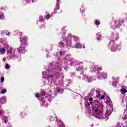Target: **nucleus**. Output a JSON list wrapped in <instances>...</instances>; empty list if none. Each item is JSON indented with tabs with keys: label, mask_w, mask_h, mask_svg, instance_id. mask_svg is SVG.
Returning <instances> with one entry per match:
<instances>
[{
	"label": "nucleus",
	"mask_w": 127,
	"mask_h": 127,
	"mask_svg": "<svg viewBox=\"0 0 127 127\" xmlns=\"http://www.w3.org/2000/svg\"><path fill=\"white\" fill-rule=\"evenodd\" d=\"M1 15H0V19H1Z\"/></svg>",
	"instance_id": "nucleus-32"
},
{
	"label": "nucleus",
	"mask_w": 127,
	"mask_h": 127,
	"mask_svg": "<svg viewBox=\"0 0 127 127\" xmlns=\"http://www.w3.org/2000/svg\"><path fill=\"white\" fill-rule=\"evenodd\" d=\"M6 35H9V32H6Z\"/></svg>",
	"instance_id": "nucleus-28"
},
{
	"label": "nucleus",
	"mask_w": 127,
	"mask_h": 127,
	"mask_svg": "<svg viewBox=\"0 0 127 127\" xmlns=\"http://www.w3.org/2000/svg\"><path fill=\"white\" fill-rule=\"evenodd\" d=\"M7 53L11 54L12 53V48H10L9 50H8L7 51Z\"/></svg>",
	"instance_id": "nucleus-12"
},
{
	"label": "nucleus",
	"mask_w": 127,
	"mask_h": 127,
	"mask_svg": "<svg viewBox=\"0 0 127 127\" xmlns=\"http://www.w3.org/2000/svg\"><path fill=\"white\" fill-rule=\"evenodd\" d=\"M1 83L4 82V77L3 76L1 77Z\"/></svg>",
	"instance_id": "nucleus-19"
},
{
	"label": "nucleus",
	"mask_w": 127,
	"mask_h": 127,
	"mask_svg": "<svg viewBox=\"0 0 127 127\" xmlns=\"http://www.w3.org/2000/svg\"><path fill=\"white\" fill-rule=\"evenodd\" d=\"M50 17H51L50 14H48L45 16V18H46V19H49Z\"/></svg>",
	"instance_id": "nucleus-14"
},
{
	"label": "nucleus",
	"mask_w": 127,
	"mask_h": 127,
	"mask_svg": "<svg viewBox=\"0 0 127 127\" xmlns=\"http://www.w3.org/2000/svg\"><path fill=\"white\" fill-rule=\"evenodd\" d=\"M55 13H58V14H60L62 12V10L60 9L59 7V5H56L54 8Z\"/></svg>",
	"instance_id": "nucleus-5"
},
{
	"label": "nucleus",
	"mask_w": 127,
	"mask_h": 127,
	"mask_svg": "<svg viewBox=\"0 0 127 127\" xmlns=\"http://www.w3.org/2000/svg\"><path fill=\"white\" fill-rule=\"evenodd\" d=\"M92 104H93V102L90 101L89 103H88V105L90 106V105H92Z\"/></svg>",
	"instance_id": "nucleus-25"
},
{
	"label": "nucleus",
	"mask_w": 127,
	"mask_h": 127,
	"mask_svg": "<svg viewBox=\"0 0 127 127\" xmlns=\"http://www.w3.org/2000/svg\"><path fill=\"white\" fill-rule=\"evenodd\" d=\"M97 71H102V67L99 66V67L97 68Z\"/></svg>",
	"instance_id": "nucleus-20"
},
{
	"label": "nucleus",
	"mask_w": 127,
	"mask_h": 127,
	"mask_svg": "<svg viewBox=\"0 0 127 127\" xmlns=\"http://www.w3.org/2000/svg\"><path fill=\"white\" fill-rule=\"evenodd\" d=\"M109 111H107L105 113V117L106 118H108V117H109Z\"/></svg>",
	"instance_id": "nucleus-18"
},
{
	"label": "nucleus",
	"mask_w": 127,
	"mask_h": 127,
	"mask_svg": "<svg viewBox=\"0 0 127 127\" xmlns=\"http://www.w3.org/2000/svg\"><path fill=\"white\" fill-rule=\"evenodd\" d=\"M124 22L125 21H124V20H119L115 22L114 25L117 28H120L121 26H122V24L124 23Z\"/></svg>",
	"instance_id": "nucleus-4"
},
{
	"label": "nucleus",
	"mask_w": 127,
	"mask_h": 127,
	"mask_svg": "<svg viewBox=\"0 0 127 127\" xmlns=\"http://www.w3.org/2000/svg\"><path fill=\"white\" fill-rule=\"evenodd\" d=\"M41 96H45V95H46V92H45L44 91H42L41 92Z\"/></svg>",
	"instance_id": "nucleus-15"
},
{
	"label": "nucleus",
	"mask_w": 127,
	"mask_h": 127,
	"mask_svg": "<svg viewBox=\"0 0 127 127\" xmlns=\"http://www.w3.org/2000/svg\"><path fill=\"white\" fill-rule=\"evenodd\" d=\"M123 119H124V120H127V115H126V116H125V117L123 118Z\"/></svg>",
	"instance_id": "nucleus-29"
},
{
	"label": "nucleus",
	"mask_w": 127,
	"mask_h": 127,
	"mask_svg": "<svg viewBox=\"0 0 127 127\" xmlns=\"http://www.w3.org/2000/svg\"><path fill=\"white\" fill-rule=\"evenodd\" d=\"M95 24L98 27V25H100V24H101V22L99 20H95Z\"/></svg>",
	"instance_id": "nucleus-11"
},
{
	"label": "nucleus",
	"mask_w": 127,
	"mask_h": 127,
	"mask_svg": "<svg viewBox=\"0 0 127 127\" xmlns=\"http://www.w3.org/2000/svg\"><path fill=\"white\" fill-rule=\"evenodd\" d=\"M83 48L84 49H85V48H86V47H85L84 46H83Z\"/></svg>",
	"instance_id": "nucleus-33"
},
{
	"label": "nucleus",
	"mask_w": 127,
	"mask_h": 127,
	"mask_svg": "<svg viewBox=\"0 0 127 127\" xmlns=\"http://www.w3.org/2000/svg\"><path fill=\"white\" fill-rule=\"evenodd\" d=\"M3 61H4V60L3 59Z\"/></svg>",
	"instance_id": "nucleus-40"
},
{
	"label": "nucleus",
	"mask_w": 127,
	"mask_h": 127,
	"mask_svg": "<svg viewBox=\"0 0 127 127\" xmlns=\"http://www.w3.org/2000/svg\"><path fill=\"white\" fill-rule=\"evenodd\" d=\"M3 61H4V60L3 59Z\"/></svg>",
	"instance_id": "nucleus-39"
},
{
	"label": "nucleus",
	"mask_w": 127,
	"mask_h": 127,
	"mask_svg": "<svg viewBox=\"0 0 127 127\" xmlns=\"http://www.w3.org/2000/svg\"><path fill=\"white\" fill-rule=\"evenodd\" d=\"M98 40H100V39H98Z\"/></svg>",
	"instance_id": "nucleus-38"
},
{
	"label": "nucleus",
	"mask_w": 127,
	"mask_h": 127,
	"mask_svg": "<svg viewBox=\"0 0 127 127\" xmlns=\"http://www.w3.org/2000/svg\"><path fill=\"white\" fill-rule=\"evenodd\" d=\"M59 1L60 0H57V5H59Z\"/></svg>",
	"instance_id": "nucleus-24"
},
{
	"label": "nucleus",
	"mask_w": 127,
	"mask_h": 127,
	"mask_svg": "<svg viewBox=\"0 0 127 127\" xmlns=\"http://www.w3.org/2000/svg\"><path fill=\"white\" fill-rule=\"evenodd\" d=\"M114 40H111L108 45V47H110L111 51L115 52L117 50V47L116 46V42L119 39V36L115 35L113 37Z\"/></svg>",
	"instance_id": "nucleus-2"
},
{
	"label": "nucleus",
	"mask_w": 127,
	"mask_h": 127,
	"mask_svg": "<svg viewBox=\"0 0 127 127\" xmlns=\"http://www.w3.org/2000/svg\"><path fill=\"white\" fill-rule=\"evenodd\" d=\"M0 104H5L6 103V99L4 97H1L0 98Z\"/></svg>",
	"instance_id": "nucleus-6"
},
{
	"label": "nucleus",
	"mask_w": 127,
	"mask_h": 127,
	"mask_svg": "<svg viewBox=\"0 0 127 127\" xmlns=\"http://www.w3.org/2000/svg\"><path fill=\"white\" fill-rule=\"evenodd\" d=\"M74 47H75V48H77V49L80 48V43H77L75 44Z\"/></svg>",
	"instance_id": "nucleus-13"
},
{
	"label": "nucleus",
	"mask_w": 127,
	"mask_h": 127,
	"mask_svg": "<svg viewBox=\"0 0 127 127\" xmlns=\"http://www.w3.org/2000/svg\"><path fill=\"white\" fill-rule=\"evenodd\" d=\"M5 51L6 50L3 48H2L1 49H0V52H1L2 54H4L5 53Z\"/></svg>",
	"instance_id": "nucleus-10"
},
{
	"label": "nucleus",
	"mask_w": 127,
	"mask_h": 127,
	"mask_svg": "<svg viewBox=\"0 0 127 127\" xmlns=\"http://www.w3.org/2000/svg\"><path fill=\"white\" fill-rule=\"evenodd\" d=\"M103 111H104V105L103 104L96 105L93 110V114H95L97 117L102 116Z\"/></svg>",
	"instance_id": "nucleus-1"
},
{
	"label": "nucleus",
	"mask_w": 127,
	"mask_h": 127,
	"mask_svg": "<svg viewBox=\"0 0 127 127\" xmlns=\"http://www.w3.org/2000/svg\"><path fill=\"white\" fill-rule=\"evenodd\" d=\"M97 35L100 38L102 37V35H101L100 34H98Z\"/></svg>",
	"instance_id": "nucleus-26"
},
{
	"label": "nucleus",
	"mask_w": 127,
	"mask_h": 127,
	"mask_svg": "<svg viewBox=\"0 0 127 127\" xmlns=\"http://www.w3.org/2000/svg\"><path fill=\"white\" fill-rule=\"evenodd\" d=\"M70 44H72V41H70Z\"/></svg>",
	"instance_id": "nucleus-31"
},
{
	"label": "nucleus",
	"mask_w": 127,
	"mask_h": 127,
	"mask_svg": "<svg viewBox=\"0 0 127 127\" xmlns=\"http://www.w3.org/2000/svg\"><path fill=\"white\" fill-rule=\"evenodd\" d=\"M4 123H5V124H6V120H4Z\"/></svg>",
	"instance_id": "nucleus-30"
},
{
	"label": "nucleus",
	"mask_w": 127,
	"mask_h": 127,
	"mask_svg": "<svg viewBox=\"0 0 127 127\" xmlns=\"http://www.w3.org/2000/svg\"><path fill=\"white\" fill-rule=\"evenodd\" d=\"M89 102H93V98L92 97H90L88 99Z\"/></svg>",
	"instance_id": "nucleus-22"
},
{
	"label": "nucleus",
	"mask_w": 127,
	"mask_h": 127,
	"mask_svg": "<svg viewBox=\"0 0 127 127\" xmlns=\"http://www.w3.org/2000/svg\"><path fill=\"white\" fill-rule=\"evenodd\" d=\"M26 46V42H22L20 44V46L19 48V52H20V53H25V47Z\"/></svg>",
	"instance_id": "nucleus-3"
},
{
	"label": "nucleus",
	"mask_w": 127,
	"mask_h": 127,
	"mask_svg": "<svg viewBox=\"0 0 127 127\" xmlns=\"http://www.w3.org/2000/svg\"><path fill=\"white\" fill-rule=\"evenodd\" d=\"M121 93L122 95H125L126 93H127V90L125 88H122L120 90Z\"/></svg>",
	"instance_id": "nucleus-7"
},
{
	"label": "nucleus",
	"mask_w": 127,
	"mask_h": 127,
	"mask_svg": "<svg viewBox=\"0 0 127 127\" xmlns=\"http://www.w3.org/2000/svg\"><path fill=\"white\" fill-rule=\"evenodd\" d=\"M97 98H99L101 100H104V99H105V96L102 95L101 96V94H99L97 95Z\"/></svg>",
	"instance_id": "nucleus-9"
},
{
	"label": "nucleus",
	"mask_w": 127,
	"mask_h": 127,
	"mask_svg": "<svg viewBox=\"0 0 127 127\" xmlns=\"http://www.w3.org/2000/svg\"><path fill=\"white\" fill-rule=\"evenodd\" d=\"M5 69H9V65H8V64H6L5 66Z\"/></svg>",
	"instance_id": "nucleus-17"
},
{
	"label": "nucleus",
	"mask_w": 127,
	"mask_h": 127,
	"mask_svg": "<svg viewBox=\"0 0 127 127\" xmlns=\"http://www.w3.org/2000/svg\"><path fill=\"white\" fill-rule=\"evenodd\" d=\"M57 91L58 92H60V89H58Z\"/></svg>",
	"instance_id": "nucleus-34"
},
{
	"label": "nucleus",
	"mask_w": 127,
	"mask_h": 127,
	"mask_svg": "<svg viewBox=\"0 0 127 127\" xmlns=\"http://www.w3.org/2000/svg\"><path fill=\"white\" fill-rule=\"evenodd\" d=\"M1 93L2 94H4L5 93H6V89H2Z\"/></svg>",
	"instance_id": "nucleus-16"
},
{
	"label": "nucleus",
	"mask_w": 127,
	"mask_h": 127,
	"mask_svg": "<svg viewBox=\"0 0 127 127\" xmlns=\"http://www.w3.org/2000/svg\"><path fill=\"white\" fill-rule=\"evenodd\" d=\"M59 47H64L65 46V44H64V42H60L59 43Z\"/></svg>",
	"instance_id": "nucleus-8"
},
{
	"label": "nucleus",
	"mask_w": 127,
	"mask_h": 127,
	"mask_svg": "<svg viewBox=\"0 0 127 127\" xmlns=\"http://www.w3.org/2000/svg\"><path fill=\"white\" fill-rule=\"evenodd\" d=\"M1 115V111L0 110V116Z\"/></svg>",
	"instance_id": "nucleus-35"
},
{
	"label": "nucleus",
	"mask_w": 127,
	"mask_h": 127,
	"mask_svg": "<svg viewBox=\"0 0 127 127\" xmlns=\"http://www.w3.org/2000/svg\"><path fill=\"white\" fill-rule=\"evenodd\" d=\"M54 120H55V118H54V117H52L51 118V121H54Z\"/></svg>",
	"instance_id": "nucleus-27"
},
{
	"label": "nucleus",
	"mask_w": 127,
	"mask_h": 127,
	"mask_svg": "<svg viewBox=\"0 0 127 127\" xmlns=\"http://www.w3.org/2000/svg\"><path fill=\"white\" fill-rule=\"evenodd\" d=\"M54 76L52 75H48V79H49L50 78H53Z\"/></svg>",
	"instance_id": "nucleus-21"
},
{
	"label": "nucleus",
	"mask_w": 127,
	"mask_h": 127,
	"mask_svg": "<svg viewBox=\"0 0 127 127\" xmlns=\"http://www.w3.org/2000/svg\"><path fill=\"white\" fill-rule=\"evenodd\" d=\"M35 97L36 98H38L39 97V93H36L35 95Z\"/></svg>",
	"instance_id": "nucleus-23"
},
{
	"label": "nucleus",
	"mask_w": 127,
	"mask_h": 127,
	"mask_svg": "<svg viewBox=\"0 0 127 127\" xmlns=\"http://www.w3.org/2000/svg\"><path fill=\"white\" fill-rule=\"evenodd\" d=\"M32 2H34V1H33V0H32Z\"/></svg>",
	"instance_id": "nucleus-37"
},
{
	"label": "nucleus",
	"mask_w": 127,
	"mask_h": 127,
	"mask_svg": "<svg viewBox=\"0 0 127 127\" xmlns=\"http://www.w3.org/2000/svg\"><path fill=\"white\" fill-rule=\"evenodd\" d=\"M42 27H44V25H42Z\"/></svg>",
	"instance_id": "nucleus-36"
}]
</instances>
